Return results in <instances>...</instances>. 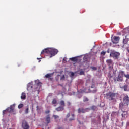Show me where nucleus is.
I'll return each instance as SVG.
<instances>
[{"instance_id": "f257e3e1", "label": "nucleus", "mask_w": 129, "mask_h": 129, "mask_svg": "<svg viewBox=\"0 0 129 129\" xmlns=\"http://www.w3.org/2000/svg\"><path fill=\"white\" fill-rule=\"evenodd\" d=\"M35 82V84L33 86L32 85L31 83H29L27 85V90H29V89H32L33 87H34L35 91H39L42 84L39 80H36Z\"/></svg>"}, {"instance_id": "f03ea898", "label": "nucleus", "mask_w": 129, "mask_h": 129, "mask_svg": "<svg viewBox=\"0 0 129 129\" xmlns=\"http://www.w3.org/2000/svg\"><path fill=\"white\" fill-rule=\"evenodd\" d=\"M123 76H124V71H119L117 77L114 79V82H116V81H118V82L123 81Z\"/></svg>"}, {"instance_id": "7ed1b4c3", "label": "nucleus", "mask_w": 129, "mask_h": 129, "mask_svg": "<svg viewBox=\"0 0 129 129\" xmlns=\"http://www.w3.org/2000/svg\"><path fill=\"white\" fill-rule=\"evenodd\" d=\"M116 94L112 92H109L106 94L107 99L109 100H114L115 99Z\"/></svg>"}, {"instance_id": "20e7f679", "label": "nucleus", "mask_w": 129, "mask_h": 129, "mask_svg": "<svg viewBox=\"0 0 129 129\" xmlns=\"http://www.w3.org/2000/svg\"><path fill=\"white\" fill-rule=\"evenodd\" d=\"M59 52V51L57 49H55L54 48H49V53L50 56L49 58H52V57H54V56H56Z\"/></svg>"}, {"instance_id": "39448f33", "label": "nucleus", "mask_w": 129, "mask_h": 129, "mask_svg": "<svg viewBox=\"0 0 129 129\" xmlns=\"http://www.w3.org/2000/svg\"><path fill=\"white\" fill-rule=\"evenodd\" d=\"M119 56H120V53L115 51H111L110 54V57H112L114 59H118Z\"/></svg>"}, {"instance_id": "423d86ee", "label": "nucleus", "mask_w": 129, "mask_h": 129, "mask_svg": "<svg viewBox=\"0 0 129 129\" xmlns=\"http://www.w3.org/2000/svg\"><path fill=\"white\" fill-rule=\"evenodd\" d=\"M119 40H120L119 36H114V37L112 38V42L113 44H118Z\"/></svg>"}, {"instance_id": "0eeeda50", "label": "nucleus", "mask_w": 129, "mask_h": 129, "mask_svg": "<svg viewBox=\"0 0 129 129\" xmlns=\"http://www.w3.org/2000/svg\"><path fill=\"white\" fill-rule=\"evenodd\" d=\"M22 128L23 129L30 128V126L29 125V124H28V122L25 121L22 122Z\"/></svg>"}, {"instance_id": "6e6552de", "label": "nucleus", "mask_w": 129, "mask_h": 129, "mask_svg": "<svg viewBox=\"0 0 129 129\" xmlns=\"http://www.w3.org/2000/svg\"><path fill=\"white\" fill-rule=\"evenodd\" d=\"M87 110H89V108H87L86 109H83V108H79L78 109V113H85L87 111Z\"/></svg>"}, {"instance_id": "1a4fd4ad", "label": "nucleus", "mask_w": 129, "mask_h": 129, "mask_svg": "<svg viewBox=\"0 0 129 129\" xmlns=\"http://www.w3.org/2000/svg\"><path fill=\"white\" fill-rule=\"evenodd\" d=\"M106 63L108 64L110 68H111L113 66V62L112 59H108L106 60Z\"/></svg>"}, {"instance_id": "9d476101", "label": "nucleus", "mask_w": 129, "mask_h": 129, "mask_svg": "<svg viewBox=\"0 0 129 129\" xmlns=\"http://www.w3.org/2000/svg\"><path fill=\"white\" fill-rule=\"evenodd\" d=\"M8 109V112H14L15 109V104L11 105L10 107L7 108Z\"/></svg>"}, {"instance_id": "9b49d317", "label": "nucleus", "mask_w": 129, "mask_h": 129, "mask_svg": "<svg viewBox=\"0 0 129 129\" xmlns=\"http://www.w3.org/2000/svg\"><path fill=\"white\" fill-rule=\"evenodd\" d=\"M46 54H49V48L44 49L41 52V55H46Z\"/></svg>"}, {"instance_id": "f8f14e48", "label": "nucleus", "mask_w": 129, "mask_h": 129, "mask_svg": "<svg viewBox=\"0 0 129 129\" xmlns=\"http://www.w3.org/2000/svg\"><path fill=\"white\" fill-rule=\"evenodd\" d=\"M123 102H125V103H126L127 104L129 103V97L128 95H126L124 96V97L123 98Z\"/></svg>"}, {"instance_id": "ddd939ff", "label": "nucleus", "mask_w": 129, "mask_h": 129, "mask_svg": "<svg viewBox=\"0 0 129 129\" xmlns=\"http://www.w3.org/2000/svg\"><path fill=\"white\" fill-rule=\"evenodd\" d=\"M21 99L25 100L26 99V93L22 92L21 96Z\"/></svg>"}, {"instance_id": "4468645a", "label": "nucleus", "mask_w": 129, "mask_h": 129, "mask_svg": "<svg viewBox=\"0 0 129 129\" xmlns=\"http://www.w3.org/2000/svg\"><path fill=\"white\" fill-rule=\"evenodd\" d=\"M119 108L123 111V112H124V111L123 110V109L124 108V105L123 104V103H121L119 104Z\"/></svg>"}, {"instance_id": "2eb2a0df", "label": "nucleus", "mask_w": 129, "mask_h": 129, "mask_svg": "<svg viewBox=\"0 0 129 129\" xmlns=\"http://www.w3.org/2000/svg\"><path fill=\"white\" fill-rule=\"evenodd\" d=\"M42 109V108L40 106H37L36 107V110L38 113H41V110Z\"/></svg>"}, {"instance_id": "dca6fc26", "label": "nucleus", "mask_w": 129, "mask_h": 129, "mask_svg": "<svg viewBox=\"0 0 129 129\" xmlns=\"http://www.w3.org/2000/svg\"><path fill=\"white\" fill-rule=\"evenodd\" d=\"M56 110H57V111H63V110H64V107L59 106L56 109Z\"/></svg>"}, {"instance_id": "f3484780", "label": "nucleus", "mask_w": 129, "mask_h": 129, "mask_svg": "<svg viewBox=\"0 0 129 129\" xmlns=\"http://www.w3.org/2000/svg\"><path fill=\"white\" fill-rule=\"evenodd\" d=\"M59 105L62 106V107H64V106H65V102L63 100L60 101L59 102Z\"/></svg>"}, {"instance_id": "a211bd4d", "label": "nucleus", "mask_w": 129, "mask_h": 129, "mask_svg": "<svg viewBox=\"0 0 129 129\" xmlns=\"http://www.w3.org/2000/svg\"><path fill=\"white\" fill-rule=\"evenodd\" d=\"M70 61H73V62H77V57H72L70 58Z\"/></svg>"}, {"instance_id": "6ab92c4d", "label": "nucleus", "mask_w": 129, "mask_h": 129, "mask_svg": "<svg viewBox=\"0 0 129 129\" xmlns=\"http://www.w3.org/2000/svg\"><path fill=\"white\" fill-rule=\"evenodd\" d=\"M44 121H45L46 123L47 124H48L49 123V115H47L46 118H44Z\"/></svg>"}, {"instance_id": "aec40b11", "label": "nucleus", "mask_w": 129, "mask_h": 129, "mask_svg": "<svg viewBox=\"0 0 129 129\" xmlns=\"http://www.w3.org/2000/svg\"><path fill=\"white\" fill-rule=\"evenodd\" d=\"M29 113V106L27 105L26 107V109L25 110V114H28Z\"/></svg>"}, {"instance_id": "412c9836", "label": "nucleus", "mask_w": 129, "mask_h": 129, "mask_svg": "<svg viewBox=\"0 0 129 129\" xmlns=\"http://www.w3.org/2000/svg\"><path fill=\"white\" fill-rule=\"evenodd\" d=\"M128 86L127 85H125L123 87H122V88H123L124 91H127Z\"/></svg>"}, {"instance_id": "4be33fe9", "label": "nucleus", "mask_w": 129, "mask_h": 129, "mask_svg": "<svg viewBox=\"0 0 129 129\" xmlns=\"http://www.w3.org/2000/svg\"><path fill=\"white\" fill-rule=\"evenodd\" d=\"M88 100H89L88 99V98H87L86 97H84V98H83V101H84V102H86V101H88Z\"/></svg>"}, {"instance_id": "5701e85b", "label": "nucleus", "mask_w": 129, "mask_h": 129, "mask_svg": "<svg viewBox=\"0 0 129 129\" xmlns=\"http://www.w3.org/2000/svg\"><path fill=\"white\" fill-rule=\"evenodd\" d=\"M22 107H24V104H20L18 105V108H19V109H21V108H22Z\"/></svg>"}, {"instance_id": "b1692460", "label": "nucleus", "mask_w": 129, "mask_h": 129, "mask_svg": "<svg viewBox=\"0 0 129 129\" xmlns=\"http://www.w3.org/2000/svg\"><path fill=\"white\" fill-rule=\"evenodd\" d=\"M7 111L8 112L9 111V109H6V110H4L3 111V115H5V114H6V112H7Z\"/></svg>"}, {"instance_id": "393cba45", "label": "nucleus", "mask_w": 129, "mask_h": 129, "mask_svg": "<svg viewBox=\"0 0 129 129\" xmlns=\"http://www.w3.org/2000/svg\"><path fill=\"white\" fill-rule=\"evenodd\" d=\"M53 117L54 118V119H55V120H57V119H59V116L58 115H53Z\"/></svg>"}, {"instance_id": "a878e982", "label": "nucleus", "mask_w": 129, "mask_h": 129, "mask_svg": "<svg viewBox=\"0 0 129 129\" xmlns=\"http://www.w3.org/2000/svg\"><path fill=\"white\" fill-rule=\"evenodd\" d=\"M52 103L53 104H57V100L56 99H53L52 102Z\"/></svg>"}, {"instance_id": "bb28decb", "label": "nucleus", "mask_w": 129, "mask_h": 129, "mask_svg": "<svg viewBox=\"0 0 129 129\" xmlns=\"http://www.w3.org/2000/svg\"><path fill=\"white\" fill-rule=\"evenodd\" d=\"M91 108L92 110H95L97 107L95 106H92Z\"/></svg>"}, {"instance_id": "cd10ccee", "label": "nucleus", "mask_w": 129, "mask_h": 129, "mask_svg": "<svg viewBox=\"0 0 129 129\" xmlns=\"http://www.w3.org/2000/svg\"><path fill=\"white\" fill-rule=\"evenodd\" d=\"M124 76L127 79H129V74H127V75H125V74H124Z\"/></svg>"}, {"instance_id": "c85d7f7f", "label": "nucleus", "mask_w": 129, "mask_h": 129, "mask_svg": "<svg viewBox=\"0 0 129 129\" xmlns=\"http://www.w3.org/2000/svg\"><path fill=\"white\" fill-rule=\"evenodd\" d=\"M80 75H84V71H81L79 73Z\"/></svg>"}, {"instance_id": "c756f323", "label": "nucleus", "mask_w": 129, "mask_h": 129, "mask_svg": "<svg viewBox=\"0 0 129 129\" xmlns=\"http://www.w3.org/2000/svg\"><path fill=\"white\" fill-rule=\"evenodd\" d=\"M108 77L109 78H112V75H111V74H110V73H109L108 74Z\"/></svg>"}, {"instance_id": "7c9ffc66", "label": "nucleus", "mask_w": 129, "mask_h": 129, "mask_svg": "<svg viewBox=\"0 0 129 129\" xmlns=\"http://www.w3.org/2000/svg\"><path fill=\"white\" fill-rule=\"evenodd\" d=\"M106 54V52L105 51H102L101 55H103V56H104Z\"/></svg>"}, {"instance_id": "2f4dec72", "label": "nucleus", "mask_w": 129, "mask_h": 129, "mask_svg": "<svg viewBox=\"0 0 129 129\" xmlns=\"http://www.w3.org/2000/svg\"><path fill=\"white\" fill-rule=\"evenodd\" d=\"M44 78H49V74H47L44 77Z\"/></svg>"}, {"instance_id": "473e14b6", "label": "nucleus", "mask_w": 129, "mask_h": 129, "mask_svg": "<svg viewBox=\"0 0 129 129\" xmlns=\"http://www.w3.org/2000/svg\"><path fill=\"white\" fill-rule=\"evenodd\" d=\"M60 79L62 80V79H65V76L63 75L61 76Z\"/></svg>"}, {"instance_id": "72a5a7b5", "label": "nucleus", "mask_w": 129, "mask_h": 129, "mask_svg": "<svg viewBox=\"0 0 129 129\" xmlns=\"http://www.w3.org/2000/svg\"><path fill=\"white\" fill-rule=\"evenodd\" d=\"M92 69H93V70H96V68L94 67H92Z\"/></svg>"}, {"instance_id": "f704fd0d", "label": "nucleus", "mask_w": 129, "mask_h": 129, "mask_svg": "<svg viewBox=\"0 0 129 129\" xmlns=\"http://www.w3.org/2000/svg\"><path fill=\"white\" fill-rule=\"evenodd\" d=\"M45 114H49V110L46 111L45 112Z\"/></svg>"}, {"instance_id": "c9c22d12", "label": "nucleus", "mask_w": 129, "mask_h": 129, "mask_svg": "<svg viewBox=\"0 0 129 129\" xmlns=\"http://www.w3.org/2000/svg\"><path fill=\"white\" fill-rule=\"evenodd\" d=\"M70 116V113H68L67 115V117L68 118Z\"/></svg>"}, {"instance_id": "e433bc0d", "label": "nucleus", "mask_w": 129, "mask_h": 129, "mask_svg": "<svg viewBox=\"0 0 129 129\" xmlns=\"http://www.w3.org/2000/svg\"><path fill=\"white\" fill-rule=\"evenodd\" d=\"M125 41H126L125 39H123V42L124 44H126V42Z\"/></svg>"}, {"instance_id": "4c0bfd02", "label": "nucleus", "mask_w": 129, "mask_h": 129, "mask_svg": "<svg viewBox=\"0 0 129 129\" xmlns=\"http://www.w3.org/2000/svg\"><path fill=\"white\" fill-rule=\"evenodd\" d=\"M69 120H70V121H71L72 120H74V118H70Z\"/></svg>"}, {"instance_id": "58836bf2", "label": "nucleus", "mask_w": 129, "mask_h": 129, "mask_svg": "<svg viewBox=\"0 0 129 129\" xmlns=\"http://www.w3.org/2000/svg\"><path fill=\"white\" fill-rule=\"evenodd\" d=\"M71 76H73L74 75V73L71 72Z\"/></svg>"}, {"instance_id": "ea45409f", "label": "nucleus", "mask_w": 129, "mask_h": 129, "mask_svg": "<svg viewBox=\"0 0 129 129\" xmlns=\"http://www.w3.org/2000/svg\"><path fill=\"white\" fill-rule=\"evenodd\" d=\"M71 103H70V102H68V105H69V106H70L71 105Z\"/></svg>"}, {"instance_id": "a19ab883", "label": "nucleus", "mask_w": 129, "mask_h": 129, "mask_svg": "<svg viewBox=\"0 0 129 129\" xmlns=\"http://www.w3.org/2000/svg\"><path fill=\"white\" fill-rule=\"evenodd\" d=\"M72 117H74V116H75L74 114H72Z\"/></svg>"}, {"instance_id": "79ce46f5", "label": "nucleus", "mask_w": 129, "mask_h": 129, "mask_svg": "<svg viewBox=\"0 0 129 129\" xmlns=\"http://www.w3.org/2000/svg\"><path fill=\"white\" fill-rule=\"evenodd\" d=\"M58 129H63V128L61 127H59L58 128Z\"/></svg>"}, {"instance_id": "37998d69", "label": "nucleus", "mask_w": 129, "mask_h": 129, "mask_svg": "<svg viewBox=\"0 0 129 129\" xmlns=\"http://www.w3.org/2000/svg\"><path fill=\"white\" fill-rule=\"evenodd\" d=\"M39 59H42V57H41V58H37V59H38V60H39Z\"/></svg>"}, {"instance_id": "c03bdc74", "label": "nucleus", "mask_w": 129, "mask_h": 129, "mask_svg": "<svg viewBox=\"0 0 129 129\" xmlns=\"http://www.w3.org/2000/svg\"><path fill=\"white\" fill-rule=\"evenodd\" d=\"M50 76H51V75L49 74V77H50Z\"/></svg>"}, {"instance_id": "a18cd8bd", "label": "nucleus", "mask_w": 129, "mask_h": 129, "mask_svg": "<svg viewBox=\"0 0 129 129\" xmlns=\"http://www.w3.org/2000/svg\"><path fill=\"white\" fill-rule=\"evenodd\" d=\"M121 115H122V117H123V114H122Z\"/></svg>"}, {"instance_id": "49530a36", "label": "nucleus", "mask_w": 129, "mask_h": 129, "mask_svg": "<svg viewBox=\"0 0 129 129\" xmlns=\"http://www.w3.org/2000/svg\"><path fill=\"white\" fill-rule=\"evenodd\" d=\"M107 52V53H109V50H108Z\"/></svg>"}, {"instance_id": "de8ad7c7", "label": "nucleus", "mask_w": 129, "mask_h": 129, "mask_svg": "<svg viewBox=\"0 0 129 129\" xmlns=\"http://www.w3.org/2000/svg\"><path fill=\"white\" fill-rule=\"evenodd\" d=\"M61 86H62V85H60Z\"/></svg>"}]
</instances>
